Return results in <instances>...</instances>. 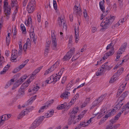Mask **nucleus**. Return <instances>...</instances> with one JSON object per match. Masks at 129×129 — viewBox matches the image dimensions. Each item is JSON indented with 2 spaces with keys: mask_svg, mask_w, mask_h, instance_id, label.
I'll use <instances>...</instances> for the list:
<instances>
[{
  "mask_svg": "<svg viewBox=\"0 0 129 129\" xmlns=\"http://www.w3.org/2000/svg\"><path fill=\"white\" fill-rule=\"evenodd\" d=\"M70 58H69V57L66 54V55L64 56L63 59L64 60H69L70 59Z\"/></svg>",
  "mask_w": 129,
  "mask_h": 129,
  "instance_id": "obj_59",
  "label": "nucleus"
},
{
  "mask_svg": "<svg viewBox=\"0 0 129 129\" xmlns=\"http://www.w3.org/2000/svg\"><path fill=\"white\" fill-rule=\"evenodd\" d=\"M8 1H4V9H6L8 8V7H7L8 3Z\"/></svg>",
  "mask_w": 129,
  "mask_h": 129,
  "instance_id": "obj_43",
  "label": "nucleus"
},
{
  "mask_svg": "<svg viewBox=\"0 0 129 129\" xmlns=\"http://www.w3.org/2000/svg\"><path fill=\"white\" fill-rule=\"evenodd\" d=\"M108 62H107L102 66V70H104V71L105 70H109L111 69V68L108 65Z\"/></svg>",
  "mask_w": 129,
  "mask_h": 129,
  "instance_id": "obj_19",
  "label": "nucleus"
},
{
  "mask_svg": "<svg viewBox=\"0 0 129 129\" xmlns=\"http://www.w3.org/2000/svg\"><path fill=\"white\" fill-rule=\"evenodd\" d=\"M7 12L5 13V14L6 15L8 16L10 14L11 8L10 7H8V8H7Z\"/></svg>",
  "mask_w": 129,
  "mask_h": 129,
  "instance_id": "obj_44",
  "label": "nucleus"
},
{
  "mask_svg": "<svg viewBox=\"0 0 129 129\" xmlns=\"http://www.w3.org/2000/svg\"><path fill=\"white\" fill-rule=\"evenodd\" d=\"M42 68V67H39L35 70L32 73V75L30 76V78L31 79H33L34 78V76L37 73L40 71Z\"/></svg>",
  "mask_w": 129,
  "mask_h": 129,
  "instance_id": "obj_16",
  "label": "nucleus"
},
{
  "mask_svg": "<svg viewBox=\"0 0 129 129\" xmlns=\"http://www.w3.org/2000/svg\"><path fill=\"white\" fill-rule=\"evenodd\" d=\"M126 83H125V85H124L123 86H122L120 88V89L118 90L117 94V96H119L120 95V93H121L123 91L124 89L125 88V86H126Z\"/></svg>",
  "mask_w": 129,
  "mask_h": 129,
  "instance_id": "obj_26",
  "label": "nucleus"
},
{
  "mask_svg": "<svg viewBox=\"0 0 129 129\" xmlns=\"http://www.w3.org/2000/svg\"><path fill=\"white\" fill-rule=\"evenodd\" d=\"M127 43H125L121 46L118 51L116 56V58L118 59L120 57V55L124 51L127 45Z\"/></svg>",
  "mask_w": 129,
  "mask_h": 129,
  "instance_id": "obj_3",
  "label": "nucleus"
},
{
  "mask_svg": "<svg viewBox=\"0 0 129 129\" xmlns=\"http://www.w3.org/2000/svg\"><path fill=\"white\" fill-rule=\"evenodd\" d=\"M67 77L66 76H64L63 78V79L61 81V83L62 84L64 83L65 81L66 80Z\"/></svg>",
  "mask_w": 129,
  "mask_h": 129,
  "instance_id": "obj_60",
  "label": "nucleus"
},
{
  "mask_svg": "<svg viewBox=\"0 0 129 129\" xmlns=\"http://www.w3.org/2000/svg\"><path fill=\"white\" fill-rule=\"evenodd\" d=\"M52 41V48L53 50H57V44L56 40H53Z\"/></svg>",
  "mask_w": 129,
  "mask_h": 129,
  "instance_id": "obj_24",
  "label": "nucleus"
},
{
  "mask_svg": "<svg viewBox=\"0 0 129 129\" xmlns=\"http://www.w3.org/2000/svg\"><path fill=\"white\" fill-rule=\"evenodd\" d=\"M121 106L119 104H117L114 108L113 110L116 111L117 110H119Z\"/></svg>",
  "mask_w": 129,
  "mask_h": 129,
  "instance_id": "obj_42",
  "label": "nucleus"
},
{
  "mask_svg": "<svg viewBox=\"0 0 129 129\" xmlns=\"http://www.w3.org/2000/svg\"><path fill=\"white\" fill-rule=\"evenodd\" d=\"M78 58V57H77L76 55L74 56L72 58V61H73L77 59Z\"/></svg>",
  "mask_w": 129,
  "mask_h": 129,
  "instance_id": "obj_61",
  "label": "nucleus"
},
{
  "mask_svg": "<svg viewBox=\"0 0 129 129\" xmlns=\"http://www.w3.org/2000/svg\"><path fill=\"white\" fill-rule=\"evenodd\" d=\"M83 14H84V16L85 18L87 17V11L85 10H84V11L83 12Z\"/></svg>",
  "mask_w": 129,
  "mask_h": 129,
  "instance_id": "obj_64",
  "label": "nucleus"
},
{
  "mask_svg": "<svg viewBox=\"0 0 129 129\" xmlns=\"http://www.w3.org/2000/svg\"><path fill=\"white\" fill-rule=\"evenodd\" d=\"M51 32V38L52 41L55 40H56V38L55 32L54 30H52Z\"/></svg>",
  "mask_w": 129,
  "mask_h": 129,
  "instance_id": "obj_33",
  "label": "nucleus"
},
{
  "mask_svg": "<svg viewBox=\"0 0 129 129\" xmlns=\"http://www.w3.org/2000/svg\"><path fill=\"white\" fill-rule=\"evenodd\" d=\"M17 51L15 50L12 51L11 57V61L12 62H16V58L17 57Z\"/></svg>",
  "mask_w": 129,
  "mask_h": 129,
  "instance_id": "obj_7",
  "label": "nucleus"
},
{
  "mask_svg": "<svg viewBox=\"0 0 129 129\" xmlns=\"http://www.w3.org/2000/svg\"><path fill=\"white\" fill-rule=\"evenodd\" d=\"M40 87L38 86H34L32 89L33 91H37L39 89Z\"/></svg>",
  "mask_w": 129,
  "mask_h": 129,
  "instance_id": "obj_46",
  "label": "nucleus"
},
{
  "mask_svg": "<svg viewBox=\"0 0 129 129\" xmlns=\"http://www.w3.org/2000/svg\"><path fill=\"white\" fill-rule=\"evenodd\" d=\"M30 79H31L30 78L26 82L23 83L21 87V88H23V89L25 90V89L29 85V84L31 82Z\"/></svg>",
  "mask_w": 129,
  "mask_h": 129,
  "instance_id": "obj_15",
  "label": "nucleus"
},
{
  "mask_svg": "<svg viewBox=\"0 0 129 129\" xmlns=\"http://www.w3.org/2000/svg\"><path fill=\"white\" fill-rule=\"evenodd\" d=\"M53 111H49L47 113V114H45V116H47V117H50L53 114Z\"/></svg>",
  "mask_w": 129,
  "mask_h": 129,
  "instance_id": "obj_37",
  "label": "nucleus"
},
{
  "mask_svg": "<svg viewBox=\"0 0 129 129\" xmlns=\"http://www.w3.org/2000/svg\"><path fill=\"white\" fill-rule=\"evenodd\" d=\"M74 14L79 16L81 15L82 11L80 8L75 6L74 8Z\"/></svg>",
  "mask_w": 129,
  "mask_h": 129,
  "instance_id": "obj_8",
  "label": "nucleus"
},
{
  "mask_svg": "<svg viewBox=\"0 0 129 129\" xmlns=\"http://www.w3.org/2000/svg\"><path fill=\"white\" fill-rule=\"evenodd\" d=\"M7 117V116L5 114L3 115L0 118L1 121H0V126L3 125L5 120H7L6 118Z\"/></svg>",
  "mask_w": 129,
  "mask_h": 129,
  "instance_id": "obj_21",
  "label": "nucleus"
},
{
  "mask_svg": "<svg viewBox=\"0 0 129 129\" xmlns=\"http://www.w3.org/2000/svg\"><path fill=\"white\" fill-rule=\"evenodd\" d=\"M114 49L112 48V50L110 51L109 52L105 53V54L104 56L103 57V60H104L105 59H107L108 56L112 55L114 53Z\"/></svg>",
  "mask_w": 129,
  "mask_h": 129,
  "instance_id": "obj_13",
  "label": "nucleus"
},
{
  "mask_svg": "<svg viewBox=\"0 0 129 129\" xmlns=\"http://www.w3.org/2000/svg\"><path fill=\"white\" fill-rule=\"evenodd\" d=\"M44 118V116L38 117L34 121L33 123L38 127L41 123Z\"/></svg>",
  "mask_w": 129,
  "mask_h": 129,
  "instance_id": "obj_9",
  "label": "nucleus"
},
{
  "mask_svg": "<svg viewBox=\"0 0 129 129\" xmlns=\"http://www.w3.org/2000/svg\"><path fill=\"white\" fill-rule=\"evenodd\" d=\"M114 76H114L113 77H112L111 78V79L109 81L110 83H112L113 82H114L115 80H116V79H115V77Z\"/></svg>",
  "mask_w": 129,
  "mask_h": 129,
  "instance_id": "obj_53",
  "label": "nucleus"
},
{
  "mask_svg": "<svg viewBox=\"0 0 129 129\" xmlns=\"http://www.w3.org/2000/svg\"><path fill=\"white\" fill-rule=\"evenodd\" d=\"M46 83L47 84L51 83L52 82H53V80H51L50 79V77H49V78H48V80L46 81Z\"/></svg>",
  "mask_w": 129,
  "mask_h": 129,
  "instance_id": "obj_57",
  "label": "nucleus"
},
{
  "mask_svg": "<svg viewBox=\"0 0 129 129\" xmlns=\"http://www.w3.org/2000/svg\"><path fill=\"white\" fill-rule=\"evenodd\" d=\"M115 18V16L110 15L108 18H104L101 24V26L102 27L101 30L106 29L107 28L109 25L111 24L113 22Z\"/></svg>",
  "mask_w": 129,
  "mask_h": 129,
  "instance_id": "obj_2",
  "label": "nucleus"
},
{
  "mask_svg": "<svg viewBox=\"0 0 129 129\" xmlns=\"http://www.w3.org/2000/svg\"><path fill=\"white\" fill-rule=\"evenodd\" d=\"M99 114V112H98V110L97 109L94 111L93 114L95 115L94 116Z\"/></svg>",
  "mask_w": 129,
  "mask_h": 129,
  "instance_id": "obj_56",
  "label": "nucleus"
},
{
  "mask_svg": "<svg viewBox=\"0 0 129 129\" xmlns=\"http://www.w3.org/2000/svg\"><path fill=\"white\" fill-rule=\"evenodd\" d=\"M37 20H38V22H40L41 21V17L40 15V14L38 15V14L37 15Z\"/></svg>",
  "mask_w": 129,
  "mask_h": 129,
  "instance_id": "obj_55",
  "label": "nucleus"
},
{
  "mask_svg": "<svg viewBox=\"0 0 129 129\" xmlns=\"http://www.w3.org/2000/svg\"><path fill=\"white\" fill-rule=\"evenodd\" d=\"M73 81H72L70 83H68L67 85L66 88L67 90H69L72 87V84L73 83L72 82Z\"/></svg>",
  "mask_w": 129,
  "mask_h": 129,
  "instance_id": "obj_39",
  "label": "nucleus"
},
{
  "mask_svg": "<svg viewBox=\"0 0 129 129\" xmlns=\"http://www.w3.org/2000/svg\"><path fill=\"white\" fill-rule=\"evenodd\" d=\"M34 109L33 106L29 107L27 108L25 110L22 111L19 115L18 118H22L25 115L26 113H27L28 112H29Z\"/></svg>",
  "mask_w": 129,
  "mask_h": 129,
  "instance_id": "obj_4",
  "label": "nucleus"
},
{
  "mask_svg": "<svg viewBox=\"0 0 129 129\" xmlns=\"http://www.w3.org/2000/svg\"><path fill=\"white\" fill-rule=\"evenodd\" d=\"M25 89H23V88H21V87L18 90V92L19 93V94L20 95H24V90Z\"/></svg>",
  "mask_w": 129,
  "mask_h": 129,
  "instance_id": "obj_38",
  "label": "nucleus"
},
{
  "mask_svg": "<svg viewBox=\"0 0 129 129\" xmlns=\"http://www.w3.org/2000/svg\"><path fill=\"white\" fill-rule=\"evenodd\" d=\"M20 27L21 30H22L23 32H26V28L23 24H21Z\"/></svg>",
  "mask_w": 129,
  "mask_h": 129,
  "instance_id": "obj_45",
  "label": "nucleus"
},
{
  "mask_svg": "<svg viewBox=\"0 0 129 129\" xmlns=\"http://www.w3.org/2000/svg\"><path fill=\"white\" fill-rule=\"evenodd\" d=\"M90 100V98H87L86 99L84 103L85 104V105L87 104V103H89Z\"/></svg>",
  "mask_w": 129,
  "mask_h": 129,
  "instance_id": "obj_54",
  "label": "nucleus"
},
{
  "mask_svg": "<svg viewBox=\"0 0 129 129\" xmlns=\"http://www.w3.org/2000/svg\"><path fill=\"white\" fill-rule=\"evenodd\" d=\"M48 107V106L47 105H45L44 106L42 107L39 110V113H40L41 112H43L44 109H46Z\"/></svg>",
  "mask_w": 129,
  "mask_h": 129,
  "instance_id": "obj_35",
  "label": "nucleus"
},
{
  "mask_svg": "<svg viewBox=\"0 0 129 129\" xmlns=\"http://www.w3.org/2000/svg\"><path fill=\"white\" fill-rule=\"evenodd\" d=\"M124 21V18H122L121 19H120L115 24V25L117 27Z\"/></svg>",
  "mask_w": 129,
  "mask_h": 129,
  "instance_id": "obj_29",
  "label": "nucleus"
},
{
  "mask_svg": "<svg viewBox=\"0 0 129 129\" xmlns=\"http://www.w3.org/2000/svg\"><path fill=\"white\" fill-rule=\"evenodd\" d=\"M26 45L27 46H30L31 45V42L30 40L28 38L26 42Z\"/></svg>",
  "mask_w": 129,
  "mask_h": 129,
  "instance_id": "obj_48",
  "label": "nucleus"
},
{
  "mask_svg": "<svg viewBox=\"0 0 129 129\" xmlns=\"http://www.w3.org/2000/svg\"><path fill=\"white\" fill-rule=\"evenodd\" d=\"M34 27L31 26L30 30V38H33L35 37V34L34 33Z\"/></svg>",
  "mask_w": 129,
  "mask_h": 129,
  "instance_id": "obj_20",
  "label": "nucleus"
},
{
  "mask_svg": "<svg viewBox=\"0 0 129 129\" xmlns=\"http://www.w3.org/2000/svg\"><path fill=\"white\" fill-rule=\"evenodd\" d=\"M53 100H51L50 101H48L46 102L45 104V105H47L48 107L50 104H51L53 103Z\"/></svg>",
  "mask_w": 129,
  "mask_h": 129,
  "instance_id": "obj_49",
  "label": "nucleus"
},
{
  "mask_svg": "<svg viewBox=\"0 0 129 129\" xmlns=\"http://www.w3.org/2000/svg\"><path fill=\"white\" fill-rule=\"evenodd\" d=\"M100 103L97 100L94 101L92 103V106L91 107V109L93 108L94 107L98 105Z\"/></svg>",
  "mask_w": 129,
  "mask_h": 129,
  "instance_id": "obj_31",
  "label": "nucleus"
},
{
  "mask_svg": "<svg viewBox=\"0 0 129 129\" xmlns=\"http://www.w3.org/2000/svg\"><path fill=\"white\" fill-rule=\"evenodd\" d=\"M17 0H12L11 6L13 7L14 6L17 7L18 5L17 4Z\"/></svg>",
  "mask_w": 129,
  "mask_h": 129,
  "instance_id": "obj_28",
  "label": "nucleus"
},
{
  "mask_svg": "<svg viewBox=\"0 0 129 129\" xmlns=\"http://www.w3.org/2000/svg\"><path fill=\"white\" fill-rule=\"evenodd\" d=\"M67 105V103H64L63 104L58 105L57 107V109L58 110H61L64 108H65Z\"/></svg>",
  "mask_w": 129,
  "mask_h": 129,
  "instance_id": "obj_25",
  "label": "nucleus"
},
{
  "mask_svg": "<svg viewBox=\"0 0 129 129\" xmlns=\"http://www.w3.org/2000/svg\"><path fill=\"white\" fill-rule=\"evenodd\" d=\"M112 48L114 49L113 47V43L111 42L110 44H108L106 48V49L107 50H108L109 49H111V50H112Z\"/></svg>",
  "mask_w": 129,
  "mask_h": 129,
  "instance_id": "obj_40",
  "label": "nucleus"
},
{
  "mask_svg": "<svg viewBox=\"0 0 129 129\" xmlns=\"http://www.w3.org/2000/svg\"><path fill=\"white\" fill-rule=\"evenodd\" d=\"M27 77V75H25L21 77L16 82L17 86L21 84L24 81Z\"/></svg>",
  "mask_w": 129,
  "mask_h": 129,
  "instance_id": "obj_11",
  "label": "nucleus"
},
{
  "mask_svg": "<svg viewBox=\"0 0 129 129\" xmlns=\"http://www.w3.org/2000/svg\"><path fill=\"white\" fill-rule=\"evenodd\" d=\"M37 126L33 122L30 127L29 129H34Z\"/></svg>",
  "mask_w": 129,
  "mask_h": 129,
  "instance_id": "obj_50",
  "label": "nucleus"
},
{
  "mask_svg": "<svg viewBox=\"0 0 129 129\" xmlns=\"http://www.w3.org/2000/svg\"><path fill=\"white\" fill-rule=\"evenodd\" d=\"M75 49V48H72L66 54L69 57V58H71L74 52Z\"/></svg>",
  "mask_w": 129,
  "mask_h": 129,
  "instance_id": "obj_17",
  "label": "nucleus"
},
{
  "mask_svg": "<svg viewBox=\"0 0 129 129\" xmlns=\"http://www.w3.org/2000/svg\"><path fill=\"white\" fill-rule=\"evenodd\" d=\"M27 11L29 13H31L33 12L35 9L34 7H32L30 6V5H27Z\"/></svg>",
  "mask_w": 129,
  "mask_h": 129,
  "instance_id": "obj_22",
  "label": "nucleus"
},
{
  "mask_svg": "<svg viewBox=\"0 0 129 129\" xmlns=\"http://www.w3.org/2000/svg\"><path fill=\"white\" fill-rule=\"evenodd\" d=\"M117 120H116L114 118L112 119L110 121V124L113 125L114 123H115Z\"/></svg>",
  "mask_w": 129,
  "mask_h": 129,
  "instance_id": "obj_52",
  "label": "nucleus"
},
{
  "mask_svg": "<svg viewBox=\"0 0 129 129\" xmlns=\"http://www.w3.org/2000/svg\"><path fill=\"white\" fill-rule=\"evenodd\" d=\"M121 113L120 112L119 113L117 114L115 117V119L116 120H117L119 118L120 116L121 115Z\"/></svg>",
  "mask_w": 129,
  "mask_h": 129,
  "instance_id": "obj_51",
  "label": "nucleus"
},
{
  "mask_svg": "<svg viewBox=\"0 0 129 129\" xmlns=\"http://www.w3.org/2000/svg\"><path fill=\"white\" fill-rule=\"evenodd\" d=\"M58 24L59 25V26L60 27L61 26L62 24L63 23V28L66 29L67 27L66 25V21H64V19L63 17L62 18L60 17H59L58 18Z\"/></svg>",
  "mask_w": 129,
  "mask_h": 129,
  "instance_id": "obj_6",
  "label": "nucleus"
},
{
  "mask_svg": "<svg viewBox=\"0 0 129 129\" xmlns=\"http://www.w3.org/2000/svg\"><path fill=\"white\" fill-rule=\"evenodd\" d=\"M53 5L54 9L56 10L57 8V4L56 1L54 0H53Z\"/></svg>",
  "mask_w": 129,
  "mask_h": 129,
  "instance_id": "obj_47",
  "label": "nucleus"
},
{
  "mask_svg": "<svg viewBox=\"0 0 129 129\" xmlns=\"http://www.w3.org/2000/svg\"><path fill=\"white\" fill-rule=\"evenodd\" d=\"M60 78L59 76H58L57 74L52 75L50 76V79L53 80V82H56Z\"/></svg>",
  "mask_w": 129,
  "mask_h": 129,
  "instance_id": "obj_12",
  "label": "nucleus"
},
{
  "mask_svg": "<svg viewBox=\"0 0 129 129\" xmlns=\"http://www.w3.org/2000/svg\"><path fill=\"white\" fill-rule=\"evenodd\" d=\"M107 95L106 94H105L103 95H102L99 97L98 99L97 100H98V102L100 103L105 98Z\"/></svg>",
  "mask_w": 129,
  "mask_h": 129,
  "instance_id": "obj_30",
  "label": "nucleus"
},
{
  "mask_svg": "<svg viewBox=\"0 0 129 129\" xmlns=\"http://www.w3.org/2000/svg\"><path fill=\"white\" fill-rule=\"evenodd\" d=\"M70 95V93L68 92H64L61 95V97L63 99H68V96Z\"/></svg>",
  "mask_w": 129,
  "mask_h": 129,
  "instance_id": "obj_18",
  "label": "nucleus"
},
{
  "mask_svg": "<svg viewBox=\"0 0 129 129\" xmlns=\"http://www.w3.org/2000/svg\"><path fill=\"white\" fill-rule=\"evenodd\" d=\"M128 92L126 91L123 93L119 98V100H123L127 95Z\"/></svg>",
  "mask_w": 129,
  "mask_h": 129,
  "instance_id": "obj_27",
  "label": "nucleus"
},
{
  "mask_svg": "<svg viewBox=\"0 0 129 129\" xmlns=\"http://www.w3.org/2000/svg\"><path fill=\"white\" fill-rule=\"evenodd\" d=\"M99 5L101 10L102 11V12H104V10H105V9L103 2H102V1L100 2Z\"/></svg>",
  "mask_w": 129,
  "mask_h": 129,
  "instance_id": "obj_32",
  "label": "nucleus"
},
{
  "mask_svg": "<svg viewBox=\"0 0 129 129\" xmlns=\"http://www.w3.org/2000/svg\"><path fill=\"white\" fill-rule=\"evenodd\" d=\"M79 94L78 93H77L74 96L73 98L75 99V101L76 100H77L79 98Z\"/></svg>",
  "mask_w": 129,
  "mask_h": 129,
  "instance_id": "obj_63",
  "label": "nucleus"
},
{
  "mask_svg": "<svg viewBox=\"0 0 129 129\" xmlns=\"http://www.w3.org/2000/svg\"><path fill=\"white\" fill-rule=\"evenodd\" d=\"M121 111L122 113L125 111L124 115L127 114L129 112V102L123 107Z\"/></svg>",
  "mask_w": 129,
  "mask_h": 129,
  "instance_id": "obj_10",
  "label": "nucleus"
},
{
  "mask_svg": "<svg viewBox=\"0 0 129 129\" xmlns=\"http://www.w3.org/2000/svg\"><path fill=\"white\" fill-rule=\"evenodd\" d=\"M116 111L113 110V109L109 113H108V114L106 115L105 116V118H108V117H110L111 116L113 115L116 112Z\"/></svg>",
  "mask_w": 129,
  "mask_h": 129,
  "instance_id": "obj_23",
  "label": "nucleus"
},
{
  "mask_svg": "<svg viewBox=\"0 0 129 129\" xmlns=\"http://www.w3.org/2000/svg\"><path fill=\"white\" fill-rule=\"evenodd\" d=\"M59 61H57L54 64V66L55 67H57L58 66H59Z\"/></svg>",
  "mask_w": 129,
  "mask_h": 129,
  "instance_id": "obj_58",
  "label": "nucleus"
},
{
  "mask_svg": "<svg viewBox=\"0 0 129 129\" xmlns=\"http://www.w3.org/2000/svg\"><path fill=\"white\" fill-rule=\"evenodd\" d=\"M75 30V42L77 43L78 42V38L79 36L78 27V26L77 27H76Z\"/></svg>",
  "mask_w": 129,
  "mask_h": 129,
  "instance_id": "obj_14",
  "label": "nucleus"
},
{
  "mask_svg": "<svg viewBox=\"0 0 129 129\" xmlns=\"http://www.w3.org/2000/svg\"><path fill=\"white\" fill-rule=\"evenodd\" d=\"M26 22H25V24L26 25L28 26L30 24H31V17H28V20L27 21V23H26Z\"/></svg>",
  "mask_w": 129,
  "mask_h": 129,
  "instance_id": "obj_36",
  "label": "nucleus"
},
{
  "mask_svg": "<svg viewBox=\"0 0 129 129\" xmlns=\"http://www.w3.org/2000/svg\"><path fill=\"white\" fill-rule=\"evenodd\" d=\"M78 111V107L73 108V110L69 113L70 117L68 120V124L69 125L72 124H75L78 122L83 117L84 114L86 112L87 110H84L82 113L81 114L79 115L78 117H76L77 112Z\"/></svg>",
  "mask_w": 129,
  "mask_h": 129,
  "instance_id": "obj_1",
  "label": "nucleus"
},
{
  "mask_svg": "<svg viewBox=\"0 0 129 129\" xmlns=\"http://www.w3.org/2000/svg\"><path fill=\"white\" fill-rule=\"evenodd\" d=\"M10 67V66H8V65L6 66L4 68L3 70L6 72L8 70V69L9 68V67Z\"/></svg>",
  "mask_w": 129,
  "mask_h": 129,
  "instance_id": "obj_62",
  "label": "nucleus"
},
{
  "mask_svg": "<svg viewBox=\"0 0 129 129\" xmlns=\"http://www.w3.org/2000/svg\"><path fill=\"white\" fill-rule=\"evenodd\" d=\"M53 71V69H51L50 68L49 69H48L46 71L44 75H47L48 74L51 73V72Z\"/></svg>",
  "mask_w": 129,
  "mask_h": 129,
  "instance_id": "obj_41",
  "label": "nucleus"
},
{
  "mask_svg": "<svg viewBox=\"0 0 129 129\" xmlns=\"http://www.w3.org/2000/svg\"><path fill=\"white\" fill-rule=\"evenodd\" d=\"M99 69L100 70H98L96 73V76L102 75L104 71V70H102L101 68H100Z\"/></svg>",
  "mask_w": 129,
  "mask_h": 129,
  "instance_id": "obj_34",
  "label": "nucleus"
},
{
  "mask_svg": "<svg viewBox=\"0 0 129 129\" xmlns=\"http://www.w3.org/2000/svg\"><path fill=\"white\" fill-rule=\"evenodd\" d=\"M93 117L91 118L90 119L86 122H81L80 124L78 125L77 127L75 129H80L81 127L86 126L90 124L91 121V119L93 118Z\"/></svg>",
  "mask_w": 129,
  "mask_h": 129,
  "instance_id": "obj_5",
  "label": "nucleus"
}]
</instances>
